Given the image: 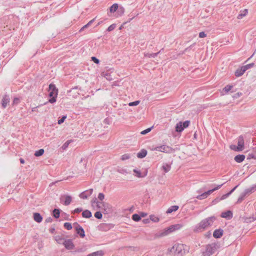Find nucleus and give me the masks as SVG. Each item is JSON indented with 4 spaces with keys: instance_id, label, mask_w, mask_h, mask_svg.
I'll use <instances>...</instances> for the list:
<instances>
[{
    "instance_id": "1",
    "label": "nucleus",
    "mask_w": 256,
    "mask_h": 256,
    "mask_svg": "<svg viewBox=\"0 0 256 256\" xmlns=\"http://www.w3.org/2000/svg\"><path fill=\"white\" fill-rule=\"evenodd\" d=\"M216 220V218L215 216H210L202 220L196 225L194 231L196 232H200L204 230L208 227L212 226Z\"/></svg>"
},
{
    "instance_id": "2",
    "label": "nucleus",
    "mask_w": 256,
    "mask_h": 256,
    "mask_svg": "<svg viewBox=\"0 0 256 256\" xmlns=\"http://www.w3.org/2000/svg\"><path fill=\"white\" fill-rule=\"evenodd\" d=\"M48 96L51 97L48 100V102L53 104L56 102V98L57 97L58 90L56 88L54 84H50L48 86Z\"/></svg>"
},
{
    "instance_id": "3",
    "label": "nucleus",
    "mask_w": 256,
    "mask_h": 256,
    "mask_svg": "<svg viewBox=\"0 0 256 256\" xmlns=\"http://www.w3.org/2000/svg\"><path fill=\"white\" fill-rule=\"evenodd\" d=\"M217 244L212 243L206 246L205 251L202 252V256H211L216 251Z\"/></svg>"
},
{
    "instance_id": "4",
    "label": "nucleus",
    "mask_w": 256,
    "mask_h": 256,
    "mask_svg": "<svg viewBox=\"0 0 256 256\" xmlns=\"http://www.w3.org/2000/svg\"><path fill=\"white\" fill-rule=\"evenodd\" d=\"M173 232H174V230L172 225L168 228H166L157 232L155 234L154 236L156 238L164 237L168 235Z\"/></svg>"
},
{
    "instance_id": "5",
    "label": "nucleus",
    "mask_w": 256,
    "mask_h": 256,
    "mask_svg": "<svg viewBox=\"0 0 256 256\" xmlns=\"http://www.w3.org/2000/svg\"><path fill=\"white\" fill-rule=\"evenodd\" d=\"M170 252H174L175 254L182 256L184 254V246L182 244H176L170 250Z\"/></svg>"
},
{
    "instance_id": "6",
    "label": "nucleus",
    "mask_w": 256,
    "mask_h": 256,
    "mask_svg": "<svg viewBox=\"0 0 256 256\" xmlns=\"http://www.w3.org/2000/svg\"><path fill=\"white\" fill-rule=\"evenodd\" d=\"M222 185H223V184L218 185L216 187V188H212V190H208L206 192H204L202 194H199L198 196H196V198L197 199H198V200H200L204 199V198H206L212 192H214V191H215V190L220 188Z\"/></svg>"
},
{
    "instance_id": "7",
    "label": "nucleus",
    "mask_w": 256,
    "mask_h": 256,
    "mask_svg": "<svg viewBox=\"0 0 256 256\" xmlns=\"http://www.w3.org/2000/svg\"><path fill=\"white\" fill-rule=\"evenodd\" d=\"M154 150L168 154L174 152V148L166 145L156 146L154 149Z\"/></svg>"
},
{
    "instance_id": "8",
    "label": "nucleus",
    "mask_w": 256,
    "mask_h": 256,
    "mask_svg": "<svg viewBox=\"0 0 256 256\" xmlns=\"http://www.w3.org/2000/svg\"><path fill=\"white\" fill-rule=\"evenodd\" d=\"M72 200V198L70 196L63 195L60 198V202L64 206L69 205Z\"/></svg>"
},
{
    "instance_id": "9",
    "label": "nucleus",
    "mask_w": 256,
    "mask_h": 256,
    "mask_svg": "<svg viewBox=\"0 0 256 256\" xmlns=\"http://www.w3.org/2000/svg\"><path fill=\"white\" fill-rule=\"evenodd\" d=\"M93 192V189L90 188L89 190H86L82 192H81L79 194V196L80 198L82 199H86L88 196H90Z\"/></svg>"
},
{
    "instance_id": "10",
    "label": "nucleus",
    "mask_w": 256,
    "mask_h": 256,
    "mask_svg": "<svg viewBox=\"0 0 256 256\" xmlns=\"http://www.w3.org/2000/svg\"><path fill=\"white\" fill-rule=\"evenodd\" d=\"M76 230L77 234H78L81 238H83L85 236V232L84 228L78 224H76Z\"/></svg>"
},
{
    "instance_id": "11",
    "label": "nucleus",
    "mask_w": 256,
    "mask_h": 256,
    "mask_svg": "<svg viewBox=\"0 0 256 256\" xmlns=\"http://www.w3.org/2000/svg\"><path fill=\"white\" fill-rule=\"evenodd\" d=\"M63 244L67 250H72L74 247V245L73 244L72 240L70 239L66 240Z\"/></svg>"
},
{
    "instance_id": "12",
    "label": "nucleus",
    "mask_w": 256,
    "mask_h": 256,
    "mask_svg": "<svg viewBox=\"0 0 256 256\" xmlns=\"http://www.w3.org/2000/svg\"><path fill=\"white\" fill-rule=\"evenodd\" d=\"M244 148V140L242 136H240L238 140V146L236 150L237 151H241Z\"/></svg>"
},
{
    "instance_id": "13",
    "label": "nucleus",
    "mask_w": 256,
    "mask_h": 256,
    "mask_svg": "<svg viewBox=\"0 0 256 256\" xmlns=\"http://www.w3.org/2000/svg\"><path fill=\"white\" fill-rule=\"evenodd\" d=\"M233 214L232 211L228 210L221 214L220 216L223 218L230 220L232 218Z\"/></svg>"
},
{
    "instance_id": "14",
    "label": "nucleus",
    "mask_w": 256,
    "mask_h": 256,
    "mask_svg": "<svg viewBox=\"0 0 256 256\" xmlns=\"http://www.w3.org/2000/svg\"><path fill=\"white\" fill-rule=\"evenodd\" d=\"M224 234V230L222 228L214 230L213 233V236L214 238H218L222 236Z\"/></svg>"
},
{
    "instance_id": "15",
    "label": "nucleus",
    "mask_w": 256,
    "mask_h": 256,
    "mask_svg": "<svg viewBox=\"0 0 256 256\" xmlns=\"http://www.w3.org/2000/svg\"><path fill=\"white\" fill-rule=\"evenodd\" d=\"M10 99L9 98L8 96L5 94L3 96L2 99V106L4 108H6L8 104L10 102Z\"/></svg>"
},
{
    "instance_id": "16",
    "label": "nucleus",
    "mask_w": 256,
    "mask_h": 256,
    "mask_svg": "<svg viewBox=\"0 0 256 256\" xmlns=\"http://www.w3.org/2000/svg\"><path fill=\"white\" fill-rule=\"evenodd\" d=\"M244 68V67L243 66L240 68H238L235 72V76L237 77H240L242 76L246 71V70Z\"/></svg>"
},
{
    "instance_id": "17",
    "label": "nucleus",
    "mask_w": 256,
    "mask_h": 256,
    "mask_svg": "<svg viewBox=\"0 0 256 256\" xmlns=\"http://www.w3.org/2000/svg\"><path fill=\"white\" fill-rule=\"evenodd\" d=\"M256 190V184L252 185L250 188L246 189L244 191L246 194H250Z\"/></svg>"
},
{
    "instance_id": "18",
    "label": "nucleus",
    "mask_w": 256,
    "mask_h": 256,
    "mask_svg": "<svg viewBox=\"0 0 256 256\" xmlns=\"http://www.w3.org/2000/svg\"><path fill=\"white\" fill-rule=\"evenodd\" d=\"M34 219L37 222H40L42 220V217L38 212H35L34 214Z\"/></svg>"
},
{
    "instance_id": "19",
    "label": "nucleus",
    "mask_w": 256,
    "mask_h": 256,
    "mask_svg": "<svg viewBox=\"0 0 256 256\" xmlns=\"http://www.w3.org/2000/svg\"><path fill=\"white\" fill-rule=\"evenodd\" d=\"M245 158V156L244 154H238L234 157V160L237 162H242Z\"/></svg>"
},
{
    "instance_id": "20",
    "label": "nucleus",
    "mask_w": 256,
    "mask_h": 256,
    "mask_svg": "<svg viewBox=\"0 0 256 256\" xmlns=\"http://www.w3.org/2000/svg\"><path fill=\"white\" fill-rule=\"evenodd\" d=\"M147 154V151L144 149H142L137 154V156L138 158H144Z\"/></svg>"
},
{
    "instance_id": "21",
    "label": "nucleus",
    "mask_w": 256,
    "mask_h": 256,
    "mask_svg": "<svg viewBox=\"0 0 256 256\" xmlns=\"http://www.w3.org/2000/svg\"><path fill=\"white\" fill-rule=\"evenodd\" d=\"M184 130V128L182 127V122H180L176 124V132H180L182 131H183Z\"/></svg>"
},
{
    "instance_id": "22",
    "label": "nucleus",
    "mask_w": 256,
    "mask_h": 256,
    "mask_svg": "<svg viewBox=\"0 0 256 256\" xmlns=\"http://www.w3.org/2000/svg\"><path fill=\"white\" fill-rule=\"evenodd\" d=\"M55 240L59 244H64L66 240L61 236H55Z\"/></svg>"
},
{
    "instance_id": "23",
    "label": "nucleus",
    "mask_w": 256,
    "mask_h": 256,
    "mask_svg": "<svg viewBox=\"0 0 256 256\" xmlns=\"http://www.w3.org/2000/svg\"><path fill=\"white\" fill-rule=\"evenodd\" d=\"M248 13V10L247 9H244L243 10H241L240 13L237 16L238 19H242L244 16H246Z\"/></svg>"
},
{
    "instance_id": "24",
    "label": "nucleus",
    "mask_w": 256,
    "mask_h": 256,
    "mask_svg": "<svg viewBox=\"0 0 256 256\" xmlns=\"http://www.w3.org/2000/svg\"><path fill=\"white\" fill-rule=\"evenodd\" d=\"M82 216L85 218H90L92 217V212L88 210H84L82 212Z\"/></svg>"
},
{
    "instance_id": "25",
    "label": "nucleus",
    "mask_w": 256,
    "mask_h": 256,
    "mask_svg": "<svg viewBox=\"0 0 256 256\" xmlns=\"http://www.w3.org/2000/svg\"><path fill=\"white\" fill-rule=\"evenodd\" d=\"M178 206H171L168 209V210L166 211V213L170 214L173 212L176 211L178 210Z\"/></svg>"
},
{
    "instance_id": "26",
    "label": "nucleus",
    "mask_w": 256,
    "mask_h": 256,
    "mask_svg": "<svg viewBox=\"0 0 256 256\" xmlns=\"http://www.w3.org/2000/svg\"><path fill=\"white\" fill-rule=\"evenodd\" d=\"M118 4H114L110 8V11L111 13L116 12L118 9Z\"/></svg>"
},
{
    "instance_id": "27",
    "label": "nucleus",
    "mask_w": 256,
    "mask_h": 256,
    "mask_svg": "<svg viewBox=\"0 0 256 256\" xmlns=\"http://www.w3.org/2000/svg\"><path fill=\"white\" fill-rule=\"evenodd\" d=\"M247 194H246V193L244 192V191L242 192L240 195V196L238 197V200L236 202V204H239V203H240L244 198L245 196H246Z\"/></svg>"
},
{
    "instance_id": "28",
    "label": "nucleus",
    "mask_w": 256,
    "mask_h": 256,
    "mask_svg": "<svg viewBox=\"0 0 256 256\" xmlns=\"http://www.w3.org/2000/svg\"><path fill=\"white\" fill-rule=\"evenodd\" d=\"M52 214H53V216L55 218H58L60 217V210L56 209V208H54L53 210Z\"/></svg>"
},
{
    "instance_id": "29",
    "label": "nucleus",
    "mask_w": 256,
    "mask_h": 256,
    "mask_svg": "<svg viewBox=\"0 0 256 256\" xmlns=\"http://www.w3.org/2000/svg\"><path fill=\"white\" fill-rule=\"evenodd\" d=\"M95 18L90 20L87 24L83 26L80 30V32H82L84 30L85 28H88L90 26L94 21Z\"/></svg>"
},
{
    "instance_id": "30",
    "label": "nucleus",
    "mask_w": 256,
    "mask_h": 256,
    "mask_svg": "<svg viewBox=\"0 0 256 256\" xmlns=\"http://www.w3.org/2000/svg\"><path fill=\"white\" fill-rule=\"evenodd\" d=\"M159 54H160V52H156V53H152V54L144 53V56L148 57V58H150V57L155 58Z\"/></svg>"
},
{
    "instance_id": "31",
    "label": "nucleus",
    "mask_w": 256,
    "mask_h": 256,
    "mask_svg": "<svg viewBox=\"0 0 256 256\" xmlns=\"http://www.w3.org/2000/svg\"><path fill=\"white\" fill-rule=\"evenodd\" d=\"M92 254L93 256H103L104 254V251L102 250L92 252Z\"/></svg>"
},
{
    "instance_id": "32",
    "label": "nucleus",
    "mask_w": 256,
    "mask_h": 256,
    "mask_svg": "<svg viewBox=\"0 0 256 256\" xmlns=\"http://www.w3.org/2000/svg\"><path fill=\"white\" fill-rule=\"evenodd\" d=\"M124 12V8L122 6H118L117 10V13L118 16H121Z\"/></svg>"
},
{
    "instance_id": "33",
    "label": "nucleus",
    "mask_w": 256,
    "mask_h": 256,
    "mask_svg": "<svg viewBox=\"0 0 256 256\" xmlns=\"http://www.w3.org/2000/svg\"><path fill=\"white\" fill-rule=\"evenodd\" d=\"M140 219L141 217L138 214H135L132 216V220L135 222H138L140 220Z\"/></svg>"
},
{
    "instance_id": "34",
    "label": "nucleus",
    "mask_w": 256,
    "mask_h": 256,
    "mask_svg": "<svg viewBox=\"0 0 256 256\" xmlns=\"http://www.w3.org/2000/svg\"><path fill=\"white\" fill-rule=\"evenodd\" d=\"M44 149H40L38 150H36L34 153V156L36 157L40 156H42L44 154Z\"/></svg>"
},
{
    "instance_id": "35",
    "label": "nucleus",
    "mask_w": 256,
    "mask_h": 256,
    "mask_svg": "<svg viewBox=\"0 0 256 256\" xmlns=\"http://www.w3.org/2000/svg\"><path fill=\"white\" fill-rule=\"evenodd\" d=\"M162 168L164 171L165 172H168L170 170V166L166 164L162 166Z\"/></svg>"
},
{
    "instance_id": "36",
    "label": "nucleus",
    "mask_w": 256,
    "mask_h": 256,
    "mask_svg": "<svg viewBox=\"0 0 256 256\" xmlns=\"http://www.w3.org/2000/svg\"><path fill=\"white\" fill-rule=\"evenodd\" d=\"M64 226L68 230H70L72 228V224L70 222H65Z\"/></svg>"
},
{
    "instance_id": "37",
    "label": "nucleus",
    "mask_w": 256,
    "mask_h": 256,
    "mask_svg": "<svg viewBox=\"0 0 256 256\" xmlns=\"http://www.w3.org/2000/svg\"><path fill=\"white\" fill-rule=\"evenodd\" d=\"M84 251V249L82 248H76L75 250L72 252V253L75 254L76 252H82Z\"/></svg>"
},
{
    "instance_id": "38",
    "label": "nucleus",
    "mask_w": 256,
    "mask_h": 256,
    "mask_svg": "<svg viewBox=\"0 0 256 256\" xmlns=\"http://www.w3.org/2000/svg\"><path fill=\"white\" fill-rule=\"evenodd\" d=\"M232 88V86L230 85H227L223 89V90L226 92H228L229 91H230Z\"/></svg>"
},
{
    "instance_id": "39",
    "label": "nucleus",
    "mask_w": 256,
    "mask_h": 256,
    "mask_svg": "<svg viewBox=\"0 0 256 256\" xmlns=\"http://www.w3.org/2000/svg\"><path fill=\"white\" fill-rule=\"evenodd\" d=\"M117 172L120 174H128L126 170L122 168H120L118 169Z\"/></svg>"
},
{
    "instance_id": "40",
    "label": "nucleus",
    "mask_w": 256,
    "mask_h": 256,
    "mask_svg": "<svg viewBox=\"0 0 256 256\" xmlns=\"http://www.w3.org/2000/svg\"><path fill=\"white\" fill-rule=\"evenodd\" d=\"M94 216L98 219H101L102 217V215L100 212H96L94 214Z\"/></svg>"
},
{
    "instance_id": "41",
    "label": "nucleus",
    "mask_w": 256,
    "mask_h": 256,
    "mask_svg": "<svg viewBox=\"0 0 256 256\" xmlns=\"http://www.w3.org/2000/svg\"><path fill=\"white\" fill-rule=\"evenodd\" d=\"M190 124V120H186L184 122H182V127L184 128H186Z\"/></svg>"
},
{
    "instance_id": "42",
    "label": "nucleus",
    "mask_w": 256,
    "mask_h": 256,
    "mask_svg": "<svg viewBox=\"0 0 256 256\" xmlns=\"http://www.w3.org/2000/svg\"><path fill=\"white\" fill-rule=\"evenodd\" d=\"M116 24H111L107 28V31L111 32V31L113 30L116 28Z\"/></svg>"
},
{
    "instance_id": "43",
    "label": "nucleus",
    "mask_w": 256,
    "mask_h": 256,
    "mask_svg": "<svg viewBox=\"0 0 256 256\" xmlns=\"http://www.w3.org/2000/svg\"><path fill=\"white\" fill-rule=\"evenodd\" d=\"M152 127L148 128H146V130H144L142 131V132H140V134H143V135L146 134H148V132H150V130H152Z\"/></svg>"
},
{
    "instance_id": "44",
    "label": "nucleus",
    "mask_w": 256,
    "mask_h": 256,
    "mask_svg": "<svg viewBox=\"0 0 256 256\" xmlns=\"http://www.w3.org/2000/svg\"><path fill=\"white\" fill-rule=\"evenodd\" d=\"M134 172L136 174V176L138 178H142L143 177L142 176V174L140 171L136 169L134 170Z\"/></svg>"
},
{
    "instance_id": "45",
    "label": "nucleus",
    "mask_w": 256,
    "mask_h": 256,
    "mask_svg": "<svg viewBox=\"0 0 256 256\" xmlns=\"http://www.w3.org/2000/svg\"><path fill=\"white\" fill-rule=\"evenodd\" d=\"M66 118V116H63L60 120H58V124H60L62 123H63Z\"/></svg>"
},
{
    "instance_id": "46",
    "label": "nucleus",
    "mask_w": 256,
    "mask_h": 256,
    "mask_svg": "<svg viewBox=\"0 0 256 256\" xmlns=\"http://www.w3.org/2000/svg\"><path fill=\"white\" fill-rule=\"evenodd\" d=\"M254 65V63H250V64H248L246 65H245V66H244V68L246 70H248V68H250L252 67H253Z\"/></svg>"
},
{
    "instance_id": "47",
    "label": "nucleus",
    "mask_w": 256,
    "mask_h": 256,
    "mask_svg": "<svg viewBox=\"0 0 256 256\" xmlns=\"http://www.w3.org/2000/svg\"><path fill=\"white\" fill-rule=\"evenodd\" d=\"M172 226L174 228V231L176 230H180L182 226L180 224H174L172 225Z\"/></svg>"
},
{
    "instance_id": "48",
    "label": "nucleus",
    "mask_w": 256,
    "mask_h": 256,
    "mask_svg": "<svg viewBox=\"0 0 256 256\" xmlns=\"http://www.w3.org/2000/svg\"><path fill=\"white\" fill-rule=\"evenodd\" d=\"M140 104L139 100H136L133 102H130L128 104L130 106H136Z\"/></svg>"
},
{
    "instance_id": "49",
    "label": "nucleus",
    "mask_w": 256,
    "mask_h": 256,
    "mask_svg": "<svg viewBox=\"0 0 256 256\" xmlns=\"http://www.w3.org/2000/svg\"><path fill=\"white\" fill-rule=\"evenodd\" d=\"M194 45V44H192L190 45V46L185 48L184 50V52H182V54L186 53L187 52L190 51Z\"/></svg>"
},
{
    "instance_id": "50",
    "label": "nucleus",
    "mask_w": 256,
    "mask_h": 256,
    "mask_svg": "<svg viewBox=\"0 0 256 256\" xmlns=\"http://www.w3.org/2000/svg\"><path fill=\"white\" fill-rule=\"evenodd\" d=\"M150 219L154 222H158L159 220V218L157 217H155L154 216H150Z\"/></svg>"
},
{
    "instance_id": "51",
    "label": "nucleus",
    "mask_w": 256,
    "mask_h": 256,
    "mask_svg": "<svg viewBox=\"0 0 256 256\" xmlns=\"http://www.w3.org/2000/svg\"><path fill=\"white\" fill-rule=\"evenodd\" d=\"M92 60L96 64H98L100 62V60L95 56L92 57Z\"/></svg>"
},
{
    "instance_id": "52",
    "label": "nucleus",
    "mask_w": 256,
    "mask_h": 256,
    "mask_svg": "<svg viewBox=\"0 0 256 256\" xmlns=\"http://www.w3.org/2000/svg\"><path fill=\"white\" fill-rule=\"evenodd\" d=\"M230 194L228 192L226 194H223L221 197L220 198V200H224L226 199V198H227L229 196H230Z\"/></svg>"
},
{
    "instance_id": "53",
    "label": "nucleus",
    "mask_w": 256,
    "mask_h": 256,
    "mask_svg": "<svg viewBox=\"0 0 256 256\" xmlns=\"http://www.w3.org/2000/svg\"><path fill=\"white\" fill-rule=\"evenodd\" d=\"M98 198L100 200H102L104 198V195L102 193H99Z\"/></svg>"
},
{
    "instance_id": "54",
    "label": "nucleus",
    "mask_w": 256,
    "mask_h": 256,
    "mask_svg": "<svg viewBox=\"0 0 256 256\" xmlns=\"http://www.w3.org/2000/svg\"><path fill=\"white\" fill-rule=\"evenodd\" d=\"M82 211V208H76L73 212H72L74 213H78V212H81Z\"/></svg>"
},
{
    "instance_id": "55",
    "label": "nucleus",
    "mask_w": 256,
    "mask_h": 256,
    "mask_svg": "<svg viewBox=\"0 0 256 256\" xmlns=\"http://www.w3.org/2000/svg\"><path fill=\"white\" fill-rule=\"evenodd\" d=\"M130 158V156L128 154H124L122 156V160H128Z\"/></svg>"
},
{
    "instance_id": "56",
    "label": "nucleus",
    "mask_w": 256,
    "mask_h": 256,
    "mask_svg": "<svg viewBox=\"0 0 256 256\" xmlns=\"http://www.w3.org/2000/svg\"><path fill=\"white\" fill-rule=\"evenodd\" d=\"M206 34L204 32H202L199 33V37L200 38H205Z\"/></svg>"
},
{
    "instance_id": "57",
    "label": "nucleus",
    "mask_w": 256,
    "mask_h": 256,
    "mask_svg": "<svg viewBox=\"0 0 256 256\" xmlns=\"http://www.w3.org/2000/svg\"><path fill=\"white\" fill-rule=\"evenodd\" d=\"M52 221V218L50 216L47 218L45 220V222H46V223L51 222Z\"/></svg>"
},
{
    "instance_id": "58",
    "label": "nucleus",
    "mask_w": 256,
    "mask_h": 256,
    "mask_svg": "<svg viewBox=\"0 0 256 256\" xmlns=\"http://www.w3.org/2000/svg\"><path fill=\"white\" fill-rule=\"evenodd\" d=\"M70 142L67 141L62 146V148L63 149H65L66 148H67Z\"/></svg>"
},
{
    "instance_id": "59",
    "label": "nucleus",
    "mask_w": 256,
    "mask_h": 256,
    "mask_svg": "<svg viewBox=\"0 0 256 256\" xmlns=\"http://www.w3.org/2000/svg\"><path fill=\"white\" fill-rule=\"evenodd\" d=\"M205 188H200V190H197V192L198 193V194H200V193H203L204 192V191L205 190Z\"/></svg>"
},
{
    "instance_id": "60",
    "label": "nucleus",
    "mask_w": 256,
    "mask_h": 256,
    "mask_svg": "<svg viewBox=\"0 0 256 256\" xmlns=\"http://www.w3.org/2000/svg\"><path fill=\"white\" fill-rule=\"evenodd\" d=\"M238 186V185L236 186L234 188L228 193L230 194H231L232 192H233L234 190L237 188V187Z\"/></svg>"
},
{
    "instance_id": "61",
    "label": "nucleus",
    "mask_w": 256,
    "mask_h": 256,
    "mask_svg": "<svg viewBox=\"0 0 256 256\" xmlns=\"http://www.w3.org/2000/svg\"><path fill=\"white\" fill-rule=\"evenodd\" d=\"M104 122L106 124H110V120L108 118H106L104 120Z\"/></svg>"
},
{
    "instance_id": "62",
    "label": "nucleus",
    "mask_w": 256,
    "mask_h": 256,
    "mask_svg": "<svg viewBox=\"0 0 256 256\" xmlns=\"http://www.w3.org/2000/svg\"><path fill=\"white\" fill-rule=\"evenodd\" d=\"M92 204H94V203L98 204V202L97 198H93L92 200Z\"/></svg>"
},
{
    "instance_id": "63",
    "label": "nucleus",
    "mask_w": 256,
    "mask_h": 256,
    "mask_svg": "<svg viewBox=\"0 0 256 256\" xmlns=\"http://www.w3.org/2000/svg\"><path fill=\"white\" fill-rule=\"evenodd\" d=\"M18 98H15L14 99V100H13V102L14 103H17L18 102Z\"/></svg>"
},
{
    "instance_id": "64",
    "label": "nucleus",
    "mask_w": 256,
    "mask_h": 256,
    "mask_svg": "<svg viewBox=\"0 0 256 256\" xmlns=\"http://www.w3.org/2000/svg\"><path fill=\"white\" fill-rule=\"evenodd\" d=\"M49 231L51 233H54V232L55 231V228H50V229Z\"/></svg>"
}]
</instances>
